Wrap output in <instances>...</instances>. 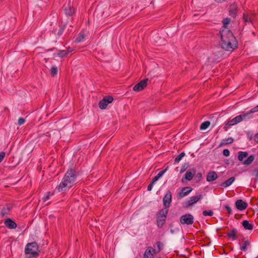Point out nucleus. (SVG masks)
<instances>
[{"instance_id": "nucleus-1", "label": "nucleus", "mask_w": 258, "mask_h": 258, "mask_svg": "<svg viewBox=\"0 0 258 258\" xmlns=\"http://www.w3.org/2000/svg\"><path fill=\"white\" fill-rule=\"evenodd\" d=\"M221 48L227 51L232 52L238 47V42L232 32L228 29H223L220 31Z\"/></svg>"}, {"instance_id": "nucleus-2", "label": "nucleus", "mask_w": 258, "mask_h": 258, "mask_svg": "<svg viewBox=\"0 0 258 258\" xmlns=\"http://www.w3.org/2000/svg\"><path fill=\"white\" fill-rule=\"evenodd\" d=\"M77 176L78 174L75 169H69L64 174L61 182L56 187V189L58 192H61L70 188L75 184Z\"/></svg>"}, {"instance_id": "nucleus-3", "label": "nucleus", "mask_w": 258, "mask_h": 258, "mask_svg": "<svg viewBox=\"0 0 258 258\" xmlns=\"http://www.w3.org/2000/svg\"><path fill=\"white\" fill-rule=\"evenodd\" d=\"M40 250L38 243L36 241L28 243L25 248V253L28 255L27 258H37Z\"/></svg>"}, {"instance_id": "nucleus-4", "label": "nucleus", "mask_w": 258, "mask_h": 258, "mask_svg": "<svg viewBox=\"0 0 258 258\" xmlns=\"http://www.w3.org/2000/svg\"><path fill=\"white\" fill-rule=\"evenodd\" d=\"M237 158L244 165L249 166L254 161L255 156L254 155L248 156V153L247 152L239 151Z\"/></svg>"}, {"instance_id": "nucleus-5", "label": "nucleus", "mask_w": 258, "mask_h": 258, "mask_svg": "<svg viewBox=\"0 0 258 258\" xmlns=\"http://www.w3.org/2000/svg\"><path fill=\"white\" fill-rule=\"evenodd\" d=\"M194 216L192 215L185 214L180 217L179 221L182 225H191L194 223Z\"/></svg>"}, {"instance_id": "nucleus-6", "label": "nucleus", "mask_w": 258, "mask_h": 258, "mask_svg": "<svg viewBox=\"0 0 258 258\" xmlns=\"http://www.w3.org/2000/svg\"><path fill=\"white\" fill-rule=\"evenodd\" d=\"M113 100V98L111 96H105L103 99L100 101L98 105L100 109H104L106 108L108 104L111 103Z\"/></svg>"}, {"instance_id": "nucleus-7", "label": "nucleus", "mask_w": 258, "mask_h": 258, "mask_svg": "<svg viewBox=\"0 0 258 258\" xmlns=\"http://www.w3.org/2000/svg\"><path fill=\"white\" fill-rule=\"evenodd\" d=\"M203 198V196L202 195H199L197 196H195L190 197L189 199L186 201L184 204V206L185 207H188L198 202L200 200L202 199Z\"/></svg>"}, {"instance_id": "nucleus-8", "label": "nucleus", "mask_w": 258, "mask_h": 258, "mask_svg": "<svg viewBox=\"0 0 258 258\" xmlns=\"http://www.w3.org/2000/svg\"><path fill=\"white\" fill-rule=\"evenodd\" d=\"M172 201V194L170 190L167 191L163 199V206L165 209H168Z\"/></svg>"}, {"instance_id": "nucleus-9", "label": "nucleus", "mask_w": 258, "mask_h": 258, "mask_svg": "<svg viewBox=\"0 0 258 258\" xmlns=\"http://www.w3.org/2000/svg\"><path fill=\"white\" fill-rule=\"evenodd\" d=\"M148 81V79L142 80L134 87L133 90L138 92L142 90L147 86Z\"/></svg>"}, {"instance_id": "nucleus-10", "label": "nucleus", "mask_w": 258, "mask_h": 258, "mask_svg": "<svg viewBox=\"0 0 258 258\" xmlns=\"http://www.w3.org/2000/svg\"><path fill=\"white\" fill-rule=\"evenodd\" d=\"M192 188L190 186H185L182 188L181 191L179 192L177 194L178 199H181L187 196L191 191Z\"/></svg>"}, {"instance_id": "nucleus-11", "label": "nucleus", "mask_w": 258, "mask_h": 258, "mask_svg": "<svg viewBox=\"0 0 258 258\" xmlns=\"http://www.w3.org/2000/svg\"><path fill=\"white\" fill-rule=\"evenodd\" d=\"M236 208L240 211H242L246 209L248 206L246 202H244L242 200H238L235 202Z\"/></svg>"}, {"instance_id": "nucleus-12", "label": "nucleus", "mask_w": 258, "mask_h": 258, "mask_svg": "<svg viewBox=\"0 0 258 258\" xmlns=\"http://www.w3.org/2000/svg\"><path fill=\"white\" fill-rule=\"evenodd\" d=\"M168 212V209L165 208L159 210L156 213V219H166Z\"/></svg>"}, {"instance_id": "nucleus-13", "label": "nucleus", "mask_w": 258, "mask_h": 258, "mask_svg": "<svg viewBox=\"0 0 258 258\" xmlns=\"http://www.w3.org/2000/svg\"><path fill=\"white\" fill-rule=\"evenodd\" d=\"M229 15L233 18H235L237 13V6L235 4H232L229 7Z\"/></svg>"}, {"instance_id": "nucleus-14", "label": "nucleus", "mask_w": 258, "mask_h": 258, "mask_svg": "<svg viewBox=\"0 0 258 258\" xmlns=\"http://www.w3.org/2000/svg\"><path fill=\"white\" fill-rule=\"evenodd\" d=\"M238 117L240 122H241L242 120H246L250 119L252 117V115L251 112L249 111L247 112H243V113L238 115Z\"/></svg>"}, {"instance_id": "nucleus-15", "label": "nucleus", "mask_w": 258, "mask_h": 258, "mask_svg": "<svg viewBox=\"0 0 258 258\" xmlns=\"http://www.w3.org/2000/svg\"><path fill=\"white\" fill-rule=\"evenodd\" d=\"M4 223L7 227L13 229L17 227V224L10 218H7L5 220Z\"/></svg>"}, {"instance_id": "nucleus-16", "label": "nucleus", "mask_w": 258, "mask_h": 258, "mask_svg": "<svg viewBox=\"0 0 258 258\" xmlns=\"http://www.w3.org/2000/svg\"><path fill=\"white\" fill-rule=\"evenodd\" d=\"M196 173V169L195 168H192L188 170L184 175L185 179L188 181L191 180Z\"/></svg>"}, {"instance_id": "nucleus-17", "label": "nucleus", "mask_w": 258, "mask_h": 258, "mask_svg": "<svg viewBox=\"0 0 258 258\" xmlns=\"http://www.w3.org/2000/svg\"><path fill=\"white\" fill-rule=\"evenodd\" d=\"M218 178L217 174L215 171H212L208 173L207 175V180L209 182L213 181Z\"/></svg>"}, {"instance_id": "nucleus-18", "label": "nucleus", "mask_w": 258, "mask_h": 258, "mask_svg": "<svg viewBox=\"0 0 258 258\" xmlns=\"http://www.w3.org/2000/svg\"><path fill=\"white\" fill-rule=\"evenodd\" d=\"M237 231L235 228H233L230 231L227 232V236L229 238H232V240H236L238 238V236L237 235Z\"/></svg>"}, {"instance_id": "nucleus-19", "label": "nucleus", "mask_w": 258, "mask_h": 258, "mask_svg": "<svg viewBox=\"0 0 258 258\" xmlns=\"http://www.w3.org/2000/svg\"><path fill=\"white\" fill-rule=\"evenodd\" d=\"M152 247L151 246L148 247L145 251L144 253L143 258H154L153 253L151 252Z\"/></svg>"}, {"instance_id": "nucleus-20", "label": "nucleus", "mask_w": 258, "mask_h": 258, "mask_svg": "<svg viewBox=\"0 0 258 258\" xmlns=\"http://www.w3.org/2000/svg\"><path fill=\"white\" fill-rule=\"evenodd\" d=\"M64 11L65 12V14L67 16H72L75 12V10L74 7H71L70 6H68L65 7L64 9Z\"/></svg>"}, {"instance_id": "nucleus-21", "label": "nucleus", "mask_w": 258, "mask_h": 258, "mask_svg": "<svg viewBox=\"0 0 258 258\" xmlns=\"http://www.w3.org/2000/svg\"><path fill=\"white\" fill-rule=\"evenodd\" d=\"M235 178L234 177H231L226 180L225 182L222 183L221 184V186L223 187H227L229 186H230L232 183L234 182Z\"/></svg>"}, {"instance_id": "nucleus-22", "label": "nucleus", "mask_w": 258, "mask_h": 258, "mask_svg": "<svg viewBox=\"0 0 258 258\" xmlns=\"http://www.w3.org/2000/svg\"><path fill=\"white\" fill-rule=\"evenodd\" d=\"M242 226L245 230H252L253 228V225L250 223L248 221L244 220L242 223Z\"/></svg>"}, {"instance_id": "nucleus-23", "label": "nucleus", "mask_w": 258, "mask_h": 258, "mask_svg": "<svg viewBox=\"0 0 258 258\" xmlns=\"http://www.w3.org/2000/svg\"><path fill=\"white\" fill-rule=\"evenodd\" d=\"M233 141L234 139L232 137H229L228 138L223 139L219 145V146L232 144Z\"/></svg>"}, {"instance_id": "nucleus-24", "label": "nucleus", "mask_w": 258, "mask_h": 258, "mask_svg": "<svg viewBox=\"0 0 258 258\" xmlns=\"http://www.w3.org/2000/svg\"><path fill=\"white\" fill-rule=\"evenodd\" d=\"M240 122L239 118L238 117V115L232 119L231 120H229L227 122V125H234Z\"/></svg>"}, {"instance_id": "nucleus-25", "label": "nucleus", "mask_w": 258, "mask_h": 258, "mask_svg": "<svg viewBox=\"0 0 258 258\" xmlns=\"http://www.w3.org/2000/svg\"><path fill=\"white\" fill-rule=\"evenodd\" d=\"M72 52V50H59L57 52V55L60 57H63L66 56L70 52Z\"/></svg>"}, {"instance_id": "nucleus-26", "label": "nucleus", "mask_w": 258, "mask_h": 258, "mask_svg": "<svg viewBox=\"0 0 258 258\" xmlns=\"http://www.w3.org/2000/svg\"><path fill=\"white\" fill-rule=\"evenodd\" d=\"M243 242L244 243L240 245V249L242 251H245L247 250V247L250 245V242L248 240H245ZM239 244L241 245V243H239Z\"/></svg>"}, {"instance_id": "nucleus-27", "label": "nucleus", "mask_w": 258, "mask_h": 258, "mask_svg": "<svg viewBox=\"0 0 258 258\" xmlns=\"http://www.w3.org/2000/svg\"><path fill=\"white\" fill-rule=\"evenodd\" d=\"M85 34L83 32H81L75 40V42L80 43L83 42L84 40Z\"/></svg>"}, {"instance_id": "nucleus-28", "label": "nucleus", "mask_w": 258, "mask_h": 258, "mask_svg": "<svg viewBox=\"0 0 258 258\" xmlns=\"http://www.w3.org/2000/svg\"><path fill=\"white\" fill-rule=\"evenodd\" d=\"M166 219H156V223L157 227L159 229L162 228L163 225L165 224Z\"/></svg>"}, {"instance_id": "nucleus-29", "label": "nucleus", "mask_w": 258, "mask_h": 258, "mask_svg": "<svg viewBox=\"0 0 258 258\" xmlns=\"http://www.w3.org/2000/svg\"><path fill=\"white\" fill-rule=\"evenodd\" d=\"M11 210V208L10 207H5L3 208L1 211V214L3 217L5 216H7L9 214V212Z\"/></svg>"}, {"instance_id": "nucleus-30", "label": "nucleus", "mask_w": 258, "mask_h": 258, "mask_svg": "<svg viewBox=\"0 0 258 258\" xmlns=\"http://www.w3.org/2000/svg\"><path fill=\"white\" fill-rule=\"evenodd\" d=\"M210 125V122L209 121H206L203 122L200 125V129L204 130L207 129Z\"/></svg>"}, {"instance_id": "nucleus-31", "label": "nucleus", "mask_w": 258, "mask_h": 258, "mask_svg": "<svg viewBox=\"0 0 258 258\" xmlns=\"http://www.w3.org/2000/svg\"><path fill=\"white\" fill-rule=\"evenodd\" d=\"M184 156H185V153L184 152H182V153H181L174 159V164L178 163L181 160L182 157H183Z\"/></svg>"}, {"instance_id": "nucleus-32", "label": "nucleus", "mask_w": 258, "mask_h": 258, "mask_svg": "<svg viewBox=\"0 0 258 258\" xmlns=\"http://www.w3.org/2000/svg\"><path fill=\"white\" fill-rule=\"evenodd\" d=\"M230 21L231 20L229 18H226L223 19V20L222 21V23L223 24V27L224 28V29H227V25L230 23Z\"/></svg>"}, {"instance_id": "nucleus-33", "label": "nucleus", "mask_w": 258, "mask_h": 258, "mask_svg": "<svg viewBox=\"0 0 258 258\" xmlns=\"http://www.w3.org/2000/svg\"><path fill=\"white\" fill-rule=\"evenodd\" d=\"M57 68L55 67H52L50 70V73L52 76H54L57 74Z\"/></svg>"}, {"instance_id": "nucleus-34", "label": "nucleus", "mask_w": 258, "mask_h": 258, "mask_svg": "<svg viewBox=\"0 0 258 258\" xmlns=\"http://www.w3.org/2000/svg\"><path fill=\"white\" fill-rule=\"evenodd\" d=\"M213 212L212 210H205L203 212V214L205 216H212L213 215Z\"/></svg>"}, {"instance_id": "nucleus-35", "label": "nucleus", "mask_w": 258, "mask_h": 258, "mask_svg": "<svg viewBox=\"0 0 258 258\" xmlns=\"http://www.w3.org/2000/svg\"><path fill=\"white\" fill-rule=\"evenodd\" d=\"M157 247V252H160L163 248V245L160 241H158L156 243Z\"/></svg>"}, {"instance_id": "nucleus-36", "label": "nucleus", "mask_w": 258, "mask_h": 258, "mask_svg": "<svg viewBox=\"0 0 258 258\" xmlns=\"http://www.w3.org/2000/svg\"><path fill=\"white\" fill-rule=\"evenodd\" d=\"M243 19L245 22H251L250 18L245 14L243 15Z\"/></svg>"}, {"instance_id": "nucleus-37", "label": "nucleus", "mask_w": 258, "mask_h": 258, "mask_svg": "<svg viewBox=\"0 0 258 258\" xmlns=\"http://www.w3.org/2000/svg\"><path fill=\"white\" fill-rule=\"evenodd\" d=\"M202 178V174L201 173H198L195 177V179H196V182H199L201 180Z\"/></svg>"}, {"instance_id": "nucleus-38", "label": "nucleus", "mask_w": 258, "mask_h": 258, "mask_svg": "<svg viewBox=\"0 0 258 258\" xmlns=\"http://www.w3.org/2000/svg\"><path fill=\"white\" fill-rule=\"evenodd\" d=\"M50 195H52L53 194H51L50 192H47V195L42 198L43 201L46 202L47 200H48Z\"/></svg>"}, {"instance_id": "nucleus-39", "label": "nucleus", "mask_w": 258, "mask_h": 258, "mask_svg": "<svg viewBox=\"0 0 258 258\" xmlns=\"http://www.w3.org/2000/svg\"><path fill=\"white\" fill-rule=\"evenodd\" d=\"M167 168L168 167H166L165 169L160 171L158 174H157V176L158 177H159V178H160L164 174V173L167 171Z\"/></svg>"}, {"instance_id": "nucleus-40", "label": "nucleus", "mask_w": 258, "mask_h": 258, "mask_svg": "<svg viewBox=\"0 0 258 258\" xmlns=\"http://www.w3.org/2000/svg\"><path fill=\"white\" fill-rule=\"evenodd\" d=\"M223 154L224 156L228 157L230 155V151L228 149H224L223 151Z\"/></svg>"}, {"instance_id": "nucleus-41", "label": "nucleus", "mask_w": 258, "mask_h": 258, "mask_svg": "<svg viewBox=\"0 0 258 258\" xmlns=\"http://www.w3.org/2000/svg\"><path fill=\"white\" fill-rule=\"evenodd\" d=\"M224 208L228 211L229 214H231L232 213V209L230 206L228 205H225Z\"/></svg>"}, {"instance_id": "nucleus-42", "label": "nucleus", "mask_w": 258, "mask_h": 258, "mask_svg": "<svg viewBox=\"0 0 258 258\" xmlns=\"http://www.w3.org/2000/svg\"><path fill=\"white\" fill-rule=\"evenodd\" d=\"M25 122V119L22 117H20L19 119H18V124H19L20 125H22Z\"/></svg>"}, {"instance_id": "nucleus-43", "label": "nucleus", "mask_w": 258, "mask_h": 258, "mask_svg": "<svg viewBox=\"0 0 258 258\" xmlns=\"http://www.w3.org/2000/svg\"><path fill=\"white\" fill-rule=\"evenodd\" d=\"M6 155V153L5 152H0V163L4 160Z\"/></svg>"}, {"instance_id": "nucleus-44", "label": "nucleus", "mask_w": 258, "mask_h": 258, "mask_svg": "<svg viewBox=\"0 0 258 258\" xmlns=\"http://www.w3.org/2000/svg\"><path fill=\"white\" fill-rule=\"evenodd\" d=\"M250 112L252 114L254 112L258 111V105L250 110Z\"/></svg>"}, {"instance_id": "nucleus-45", "label": "nucleus", "mask_w": 258, "mask_h": 258, "mask_svg": "<svg viewBox=\"0 0 258 258\" xmlns=\"http://www.w3.org/2000/svg\"><path fill=\"white\" fill-rule=\"evenodd\" d=\"M154 184V183L151 181V183L148 185L147 187V190L148 191H151L152 190Z\"/></svg>"}, {"instance_id": "nucleus-46", "label": "nucleus", "mask_w": 258, "mask_h": 258, "mask_svg": "<svg viewBox=\"0 0 258 258\" xmlns=\"http://www.w3.org/2000/svg\"><path fill=\"white\" fill-rule=\"evenodd\" d=\"M63 30H64V29H63V28H60V29L58 30V32H57V35H58V36H60L62 34V33H63Z\"/></svg>"}, {"instance_id": "nucleus-47", "label": "nucleus", "mask_w": 258, "mask_h": 258, "mask_svg": "<svg viewBox=\"0 0 258 258\" xmlns=\"http://www.w3.org/2000/svg\"><path fill=\"white\" fill-rule=\"evenodd\" d=\"M187 165H186L185 164H184L181 167V169L180 170V173L183 172L187 168Z\"/></svg>"}, {"instance_id": "nucleus-48", "label": "nucleus", "mask_w": 258, "mask_h": 258, "mask_svg": "<svg viewBox=\"0 0 258 258\" xmlns=\"http://www.w3.org/2000/svg\"><path fill=\"white\" fill-rule=\"evenodd\" d=\"M159 179V177H158L157 175H156L155 177H154L153 178V179H152V182H153V183H155L156 181H157L158 179Z\"/></svg>"}, {"instance_id": "nucleus-49", "label": "nucleus", "mask_w": 258, "mask_h": 258, "mask_svg": "<svg viewBox=\"0 0 258 258\" xmlns=\"http://www.w3.org/2000/svg\"><path fill=\"white\" fill-rule=\"evenodd\" d=\"M157 250L155 249V248H152V249L151 250V252L153 253V254L154 253H159V252H157Z\"/></svg>"}, {"instance_id": "nucleus-50", "label": "nucleus", "mask_w": 258, "mask_h": 258, "mask_svg": "<svg viewBox=\"0 0 258 258\" xmlns=\"http://www.w3.org/2000/svg\"><path fill=\"white\" fill-rule=\"evenodd\" d=\"M254 140L255 142H256L257 143H258V133L256 134L255 135V137H254Z\"/></svg>"}, {"instance_id": "nucleus-51", "label": "nucleus", "mask_w": 258, "mask_h": 258, "mask_svg": "<svg viewBox=\"0 0 258 258\" xmlns=\"http://www.w3.org/2000/svg\"><path fill=\"white\" fill-rule=\"evenodd\" d=\"M231 125H227V123H226V124L225 125V126H224L223 128L224 129L225 131H227V128L228 127L230 126Z\"/></svg>"}, {"instance_id": "nucleus-52", "label": "nucleus", "mask_w": 258, "mask_h": 258, "mask_svg": "<svg viewBox=\"0 0 258 258\" xmlns=\"http://www.w3.org/2000/svg\"><path fill=\"white\" fill-rule=\"evenodd\" d=\"M255 176L256 179H258V170L256 171V172L255 174Z\"/></svg>"}, {"instance_id": "nucleus-53", "label": "nucleus", "mask_w": 258, "mask_h": 258, "mask_svg": "<svg viewBox=\"0 0 258 258\" xmlns=\"http://www.w3.org/2000/svg\"><path fill=\"white\" fill-rule=\"evenodd\" d=\"M72 50V51H73V49L72 48H71L70 47H69L67 50Z\"/></svg>"}, {"instance_id": "nucleus-54", "label": "nucleus", "mask_w": 258, "mask_h": 258, "mask_svg": "<svg viewBox=\"0 0 258 258\" xmlns=\"http://www.w3.org/2000/svg\"><path fill=\"white\" fill-rule=\"evenodd\" d=\"M54 49H55L54 48H52V49H49L48 50L52 51V50H53Z\"/></svg>"}, {"instance_id": "nucleus-55", "label": "nucleus", "mask_w": 258, "mask_h": 258, "mask_svg": "<svg viewBox=\"0 0 258 258\" xmlns=\"http://www.w3.org/2000/svg\"><path fill=\"white\" fill-rule=\"evenodd\" d=\"M170 232H171V233H173V230H172V229H171V230H170Z\"/></svg>"}, {"instance_id": "nucleus-56", "label": "nucleus", "mask_w": 258, "mask_h": 258, "mask_svg": "<svg viewBox=\"0 0 258 258\" xmlns=\"http://www.w3.org/2000/svg\"><path fill=\"white\" fill-rule=\"evenodd\" d=\"M225 163H226V164H228L229 163L228 162V161H225Z\"/></svg>"}, {"instance_id": "nucleus-57", "label": "nucleus", "mask_w": 258, "mask_h": 258, "mask_svg": "<svg viewBox=\"0 0 258 258\" xmlns=\"http://www.w3.org/2000/svg\"><path fill=\"white\" fill-rule=\"evenodd\" d=\"M181 181H182V182H184V178H182Z\"/></svg>"}, {"instance_id": "nucleus-58", "label": "nucleus", "mask_w": 258, "mask_h": 258, "mask_svg": "<svg viewBox=\"0 0 258 258\" xmlns=\"http://www.w3.org/2000/svg\"><path fill=\"white\" fill-rule=\"evenodd\" d=\"M157 258H161V257H157Z\"/></svg>"}]
</instances>
